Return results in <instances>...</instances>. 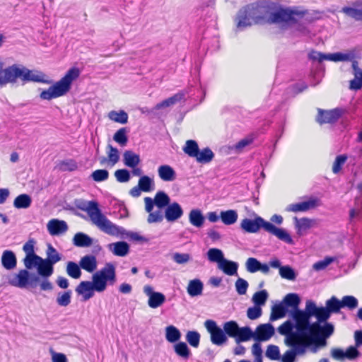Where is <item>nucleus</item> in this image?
Wrapping results in <instances>:
<instances>
[{
	"mask_svg": "<svg viewBox=\"0 0 362 362\" xmlns=\"http://www.w3.org/2000/svg\"><path fill=\"white\" fill-rule=\"evenodd\" d=\"M223 327L226 335L227 334L230 337L235 338L239 329V326L235 321L226 322Z\"/></svg>",
	"mask_w": 362,
	"mask_h": 362,
	"instance_id": "603ef678",
	"label": "nucleus"
},
{
	"mask_svg": "<svg viewBox=\"0 0 362 362\" xmlns=\"http://www.w3.org/2000/svg\"><path fill=\"white\" fill-rule=\"evenodd\" d=\"M44 74L36 70H30L25 66L13 64L12 65L11 83L17 82L20 79L23 84L28 82H42Z\"/></svg>",
	"mask_w": 362,
	"mask_h": 362,
	"instance_id": "6e6552de",
	"label": "nucleus"
},
{
	"mask_svg": "<svg viewBox=\"0 0 362 362\" xmlns=\"http://www.w3.org/2000/svg\"><path fill=\"white\" fill-rule=\"evenodd\" d=\"M79 74L78 69H70L62 79L50 86L47 90H43L40 95V98L50 100L53 98L64 95L69 91L72 82L79 76Z\"/></svg>",
	"mask_w": 362,
	"mask_h": 362,
	"instance_id": "39448f33",
	"label": "nucleus"
},
{
	"mask_svg": "<svg viewBox=\"0 0 362 362\" xmlns=\"http://www.w3.org/2000/svg\"><path fill=\"white\" fill-rule=\"evenodd\" d=\"M305 13V11L295 8H279L270 13L268 21L269 24H277L286 29L296 24Z\"/></svg>",
	"mask_w": 362,
	"mask_h": 362,
	"instance_id": "423d86ee",
	"label": "nucleus"
},
{
	"mask_svg": "<svg viewBox=\"0 0 362 362\" xmlns=\"http://www.w3.org/2000/svg\"><path fill=\"white\" fill-rule=\"evenodd\" d=\"M341 12L356 21H362V0H356L350 6L343 7Z\"/></svg>",
	"mask_w": 362,
	"mask_h": 362,
	"instance_id": "a211bd4d",
	"label": "nucleus"
},
{
	"mask_svg": "<svg viewBox=\"0 0 362 362\" xmlns=\"http://www.w3.org/2000/svg\"><path fill=\"white\" fill-rule=\"evenodd\" d=\"M189 221L192 226L197 228H201L204 222V216L201 210L197 209H192L189 214Z\"/></svg>",
	"mask_w": 362,
	"mask_h": 362,
	"instance_id": "e433bc0d",
	"label": "nucleus"
},
{
	"mask_svg": "<svg viewBox=\"0 0 362 362\" xmlns=\"http://www.w3.org/2000/svg\"><path fill=\"white\" fill-rule=\"evenodd\" d=\"M295 227L299 235H304L307 231L316 224V221L308 218H294Z\"/></svg>",
	"mask_w": 362,
	"mask_h": 362,
	"instance_id": "5701e85b",
	"label": "nucleus"
},
{
	"mask_svg": "<svg viewBox=\"0 0 362 362\" xmlns=\"http://www.w3.org/2000/svg\"><path fill=\"white\" fill-rule=\"evenodd\" d=\"M286 308H291V310H298V306L300 303V297L296 293L287 294L281 301Z\"/></svg>",
	"mask_w": 362,
	"mask_h": 362,
	"instance_id": "4c0bfd02",
	"label": "nucleus"
},
{
	"mask_svg": "<svg viewBox=\"0 0 362 362\" xmlns=\"http://www.w3.org/2000/svg\"><path fill=\"white\" fill-rule=\"evenodd\" d=\"M50 235H58L65 233L68 230V226L64 221L52 219L47 225Z\"/></svg>",
	"mask_w": 362,
	"mask_h": 362,
	"instance_id": "b1692460",
	"label": "nucleus"
},
{
	"mask_svg": "<svg viewBox=\"0 0 362 362\" xmlns=\"http://www.w3.org/2000/svg\"><path fill=\"white\" fill-rule=\"evenodd\" d=\"M144 292L148 296V305L151 308H157L165 301V296L162 293L153 291L149 285L144 286Z\"/></svg>",
	"mask_w": 362,
	"mask_h": 362,
	"instance_id": "f3484780",
	"label": "nucleus"
},
{
	"mask_svg": "<svg viewBox=\"0 0 362 362\" xmlns=\"http://www.w3.org/2000/svg\"><path fill=\"white\" fill-rule=\"evenodd\" d=\"M12 66L4 69V64L0 61V86L11 83Z\"/></svg>",
	"mask_w": 362,
	"mask_h": 362,
	"instance_id": "79ce46f5",
	"label": "nucleus"
},
{
	"mask_svg": "<svg viewBox=\"0 0 362 362\" xmlns=\"http://www.w3.org/2000/svg\"><path fill=\"white\" fill-rule=\"evenodd\" d=\"M288 309L282 302L275 304L272 308L270 321H275L286 316Z\"/></svg>",
	"mask_w": 362,
	"mask_h": 362,
	"instance_id": "f704fd0d",
	"label": "nucleus"
},
{
	"mask_svg": "<svg viewBox=\"0 0 362 362\" xmlns=\"http://www.w3.org/2000/svg\"><path fill=\"white\" fill-rule=\"evenodd\" d=\"M294 328V323L291 320L286 321L279 327L278 332L281 335L285 336V345H292L293 344V342L295 341H308L307 339L300 334L297 329L296 331H293V329Z\"/></svg>",
	"mask_w": 362,
	"mask_h": 362,
	"instance_id": "9d476101",
	"label": "nucleus"
},
{
	"mask_svg": "<svg viewBox=\"0 0 362 362\" xmlns=\"http://www.w3.org/2000/svg\"><path fill=\"white\" fill-rule=\"evenodd\" d=\"M107 248L115 255L119 257H124L127 255L129 252V245L124 241L110 243L107 245Z\"/></svg>",
	"mask_w": 362,
	"mask_h": 362,
	"instance_id": "bb28decb",
	"label": "nucleus"
},
{
	"mask_svg": "<svg viewBox=\"0 0 362 362\" xmlns=\"http://www.w3.org/2000/svg\"><path fill=\"white\" fill-rule=\"evenodd\" d=\"M32 203L31 197L27 194H21L16 197L13 206L17 209H28Z\"/></svg>",
	"mask_w": 362,
	"mask_h": 362,
	"instance_id": "37998d69",
	"label": "nucleus"
},
{
	"mask_svg": "<svg viewBox=\"0 0 362 362\" xmlns=\"http://www.w3.org/2000/svg\"><path fill=\"white\" fill-rule=\"evenodd\" d=\"M109 118L114 122L120 124H126L128 120V115L124 110H120L119 112L113 110L110 112Z\"/></svg>",
	"mask_w": 362,
	"mask_h": 362,
	"instance_id": "6e6d98bb",
	"label": "nucleus"
},
{
	"mask_svg": "<svg viewBox=\"0 0 362 362\" xmlns=\"http://www.w3.org/2000/svg\"><path fill=\"white\" fill-rule=\"evenodd\" d=\"M316 319L317 321L312 323V333L317 332L324 339L329 338L334 332V325L327 320H320L318 315Z\"/></svg>",
	"mask_w": 362,
	"mask_h": 362,
	"instance_id": "2eb2a0df",
	"label": "nucleus"
},
{
	"mask_svg": "<svg viewBox=\"0 0 362 362\" xmlns=\"http://www.w3.org/2000/svg\"><path fill=\"white\" fill-rule=\"evenodd\" d=\"M73 242L77 247H87L93 244V239L83 233H77L74 237Z\"/></svg>",
	"mask_w": 362,
	"mask_h": 362,
	"instance_id": "ea45409f",
	"label": "nucleus"
},
{
	"mask_svg": "<svg viewBox=\"0 0 362 362\" xmlns=\"http://www.w3.org/2000/svg\"><path fill=\"white\" fill-rule=\"evenodd\" d=\"M255 333V339L257 341H267L274 334V328L271 324L259 325Z\"/></svg>",
	"mask_w": 362,
	"mask_h": 362,
	"instance_id": "4be33fe9",
	"label": "nucleus"
},
{
	"mask_svg": "<svg viewBox=\"0 0 362 362\" xmlns=\"http://www.w3.org/2000/svg\"><path fill=\"white\" fill-rule=\"evenodd\" d=\"M293 344L292 345H286L291 349H288L281 356V362H295L296 356L305 354L310 346L308 341H295Z\"/></svg>",
	"mask_w": 362,
	"mask_h": 362,
	"instance_id": "9b49d317",
	"label": "nucleus"
},
{
	"mask_svg": "<svg viewBox=\"0 0 362 362\" xmlns=\"http://www.w3.org/2000/svg\"><path fill=\"white\" fill-rule=\"evenodd\" d=\"M124 164L129 168H134L138 166L141 162L140 156L139 154L132 151H125L123 153Z\"/></svg>",
	"mask_w": 362,
	"mask_h": 362,
	"instance_id": "2f4dec72",
	"label": "nucleus"
},
{
	"mask_svg": "<svg viewBox=\"0 0 362 362\" xmlns=\"http://www.w3.org/2000/svg\"><path fill=\"white\" fill-rule=\"evenodd\" d=\"M174 351L177 355L183 359H187L190 356V350L185 342H178L174 346Z\"/></svg>",
	"mask_w": 362,
	"mask_h": 362,
	"instance_id": "3c124183",
	"label": "nucleus"
},
{
	"mask_svg": "<svg viewBox=\"0 0 362 362\" xmlns=\"http://www.w3.org/2000/svg\"><path fill=\"white\" fill-rule=\"evenodd\" d=\"M279 274L283 279L290 281H294L296 278V272L293 268L288 265L280 267Z\"/></svg>",
	"mask_w": 362,
	"mask_h": 362,
	"instance_id": "13d9d810",
	"label": "nucleus"
},
{
	"mask_svg": "<svg viewBox=\"0 0 362 362\" xmlns=\"http://www.w3.org/2000/svg\"><path fill=\"white\" fill-rule=\"evenodd\" d=\"M183 215V210L177 202L170 204L165 210L164 216L168 222H175Z\"/></svg>",
	"mask_w": 362,
	"mask_h": 362,
	"instance_id": "412c9836",
	"label": "nucleus"
},
{
	"mask_svg": "<svg viewBox=\"0 0 362 362\" xmlns=\"http://www.w3.org/2000/svg\"><path fill=\"white\" fill-rule=\"evenodd\" d=\"M85 211L93 224L98 227L103 233L120 238L129 237L136 241H143L145 238L137 233L127 232L123 227L119 226L109 220L98 208V204L95 201H89L78 206Z\"/></svg>",
	"mask_w": 362,
	"mask_h": 362,
	"instance_id": "f257e3e1",
	"label": "nucleus"
},
{
	"mask_svg": "<svg viewBox=\"0 0 362 362\" xmlns=\"http://www.w3.org/2000/svg\"><path fill=\"white\" fill-rule=\"evenodd\" d=\"M340 300L336 296H332L326 300L325 306L317 307V312L320 320H328L332 313H338L341 309Z\"/></svg>",
	"mask_w": 362,
	"mask_h": 362,
	"instance_id": "f8f14e48",
	"label": "nucleus"
},
{
	"mask_svg": "<svg viewBox=\"0 0 362 362\" xmlns=\"http://www.w3.org/2000/svg\"><path fill=\"white\" fill-rule=\"evenodd\" d=\"M249 7H252L257 13L255 16H259L258 18H254L255 23H269L268 18L270 16L271 11L268 8L263 5L250 4Z\"/></svg>",
	"mask_w": 362,
	"mask_h": 362,
	"instance_id": "393cba45",
	"label": "nucleus"
},
{
	"mask_svg": "<svg viewBox=\"0 0 362 362\" xmlns=\"http://www.w3.org/2000/svg\"><path fill=\"white\" fill-rule=\"evenodd\" d=\"M78 295H82L83 300H87L94 296V291L98 292V288L94 285L93 281H81L76 288Z\"/></svg>",
	"mask_w": 362,
	"mask_h": 362,
	"instance_id": "aec40b11",
	"label": "nucleus"
},
{
	"mask_svg": "<svg viewBox=\"0 0 362 362\" xmlns=\"http://www.w3.org/2000/svg\"><path fill=\"white\" fill-rule=\"evenodd\" d=\"M204 285L199 279H193L189 281L187 291L188 294L192 296H198L202 295Z\"/></svg>",
	"mask_w": 362,
	"mask_h": 362,
	"instance_id": "72a5a7b5",
	"label": "nucleus"
},
{
	"mask_svg": "<svg viewBox=\"0 0 362 362\" xmlns=\"http://www.w3.org/2000/svg\"><path fill=\"white\" fill-rule=\"evenodd\" d=\"M205 327L211 334V340L214 344L220 346L227 341L223 329L218 327L215 321L208 320L204 322Z\"/></svg>",
	"mask_w": 362,
	"mask_h": 362,
	"instance_id": "4468645a",
	"label": "nucleus"
},
{
	"mask_svg": "<svg viewBox=\"0 0 362 362\" xmlns=\"http://www.w3.org/2000/svg\"><path fill=\"white\" fill-rule=\"evenodd\" d=\"M158 175L164 182H173L176 179V173L169 165H160L158 168Z\"/></svg>",
	"mask_w": 362,
	"mask_h": 362,
	"instance_id": "cd10ccee",
	"label": "nucleus"
},
{
	"mask_svg": "<svg viewBox=\"0 0 362 362\" xmlns=\"http://www.w3.org/2000/svg\"><path fill=\"white\" fill-rule=\"evenodd\" d=\"M320 201L315 197H310L307 201L291 204L287 206L286 210L291 212H304L320 206Z\"/></svg>",
	"mask_w": 362,
	"mask_h": 362,
	"instance_id": "dca6fc26",
	"label": "nucleus"
},
{
	"mask_svg": "<svg viewBox=\"0 0 362 362\" xmlns=\"http://www.w3.org/2000/svg\"><path fill=\"white\" fill-rule=\"evenodd\" d=\"M261 262L255 257H249L245 262L246 270L250 273L259 272Z\"/></svg>",
	"mask_w": 362,
	"mask_h": 362,
	"instance_id": "69168bd1",
	"label": "nucleus"
},
{
	"mask_svg": "<svg viewBox=\"0 0 362 362\" xmlns=\"http://www.w3.org/2000/svg\"><path fill=\"white\" fill-rule=\"evenodd\" d=\"M80 265L77 264L74 262H68L66 264V273L67 274L75 279H78L81 276V271L80 269Z\"/></svg>",
	"mask_w": 362,
	"mask_h": 362,
	"instance_id": "09e8293b",
	"label": "nucleus"
},
{
	"mask_svg": "<svg viewBox=\"0 0 362 362\" xmlns=\"http://www.w3.org/2000/svg\"><path fill=\"white\" fill-rule=\"evenodd\" d=\"M238 218V212L235 210L230 209L222 211L220 214V218L225 225L234 224Z\"/></svg>",
	"mask_w": 362,
	"mask_h": 362,
	"instance_id": "a19ab883",
	"label": "nucleus"
},
{
	"mask_svg": "<svg viewBox=\"0 0 362 362\" xmlns=\"http://www.w3.org/2000/svg\"><path fill=\"white\" fill-rule=\"evenodd\" d=\"M46 255L47 258L45 259L52 264H55L62 259V255L50 244L47 246Z\"/></svg>",
	"mask_w": 362,
	"mask_h": 362,
	"instance_id": "8fccbe9b",
	"label": "nucleus"
},
{
	"mask_svg": "<svg viewBox=\"0 0 362 362\" xmlns=\"http://www.w3.org/2000/svg\"><path fill=\"white\" fill-rule=\"evenodd\" d=\"M240 228L245 233H256L261 228L269 233L276 236L280 240L288 244L293 241L289 233L284 228H277L273 223L266 221L260 216L254 219L245 218L240 223Z\"/></svg>",
	"mask_w": 362,
	"mask_h": 362,
	"instance_id": "7ed1b4c3",
	"label": "nucleus"
},
{
	"mask_svg": "<svg viewBox=\"0 0 362 362\" xmlns=\"http://www.w3.org/2000/svg\"><path fill=\"white\" fill-rule=\"evenodd\" d=\"M251 338L255 339V333L249 327H239L238 334L235 338V342L237 344H239L242 341H247Z\"/></svg>",
	"mask_w": 362,
	"mask_h": 362,
	"instance_id": "58836bf2",
	"label": "nucleus"
},
{
	"mask_svg": "<svg viewBox=\"0 0 362 362\" xmlns=\"http://www.w3.org/2000/svg\"><path fill=\"white\" fill-rule=\"evenodd\" d=\"M208 259L211 262H216L218 266L219 263L223 261L224 258L223 252L218 248H211L207 252Z\"/></svg>",
	"mask_w": 362,
	"mask_h": 362,
	"instance_id": "49530a36",
	"label": "nucleus"
},
{
	"mask_svg": "<svg viewBox=\"0 0 362 362\" xmlns=\"http://www.w3.org/2000/svg\"><path fill=\"white\" fill-rule=\"evenodd\" d=\"M95 182H103L108 179L109 172L105 169H99L93 171L90 175Z\"/></svg>",
	"mask_w": 362,
	"mask_h": 362,
	"instance_id": "338daca9",
	"label": "nucleus"
},
{
	"mask_svg": "<svg viewBox=\"0 0 362 362\" xmlns=\"http://www.w3.org/2000/svg\"><path fill=\"white\" fill-rule=\"evenodd\" d=\"M341 116V110L339 109H334L331 110H318V115L317 121L320 124L327 123H334L338 120Z\"/></svg>",
	"mask_w": 362,
	"mask_h": 362,
	"instance_id": "6ab92c4d",
	"label": "nucleus"
},
{
	"mask_svg": "<svg viewBox=\"0 0 362 362\" xmlns=\"http://www.w3.org/2000/svg\"><path fill=\"white\" fill-rule=\"evenodd\" d=\"M180 337L181 333L175 326L169 325L165 328V339L168 342H176L180 340Z\"/></svg>",
	"mask_w": 362,
	"mask_h": 362,
	"instance_id": "c03bdc74",
	"label": "nucleus"
},
{
	"mask_svg": "<svg viewBox=\"0 0 362 362\" xmlns=\"http://www.w3.org/2000/svg\"><path fill=\"white\" fill-rule=\"evenodd\" d=\"M317 305L311 300L306 301L304 310L298 309L288 313L289 317L295 322V328L305 339L312 333L313 327L310 320L312 317H317Z\"/></svg>",
	"mask_w": 362,
	"mask_h": 362,
	"instance_id": "20e7f679",
	"label": "nucleus"
},
{
	"mask_svg": "<svg viewBox=\"0 0 362 362\" xmlns=\"http://www.w3.org/2000/svg\"><path fill=\"white\" fill-rule=\"evenodd\" d=\"M79 265L84 270L93 272L97 268L96 258L93 255H86L81 259Z\"/></svg>",
	"mask_w": 362,
	"mask_h": 362,
	"instance_id": "473e14b6",
	"label": "nucleus"
},
{
	"mask_svg": "<svg viewBox=\"0 0 362 362\" xmlns=\"http://www.w3.org/2000/svg\"><path fill=\"white\" fill-rule=\"evenodd\" d=\"M186 340L192 346L197 348L199 345L200 334L197 331H189L186 334Z\"/></svg>",
	"mask_w": 362,
	"mask_h": 362,
	"instance_id": "680f3d73",
	"label": "nucleus"
},
{
	"mask_svg": "<svg viewBox=\"0 0 362 362\" xmlns=\"http://www.w3.org/2000/svg\"><path fill=\"white\" fill-rule=\"evenodd\" d=\"M40 259L41 257L36 254L25 256L23 260L25 269H20L17 273L10 275L8 277V284L19 288L36 287L37 283L40 281V276L31 274L28 270L37 267Z\"/></svg>",
	"mask_w": 362,
	"mask_h": 362,
	"instance_id": "f03ea898",
	"label": "nucleus"
},
{
	"mask_svg": "<svg viewBox=\"0 0 362 362\" xmlns=\"http://www.w3.org/2000/svg\"><path fill=\"white\" fill-rule=\"evenodd\" d=\"M107 148L109 149L107 152L108 162L112 166H114L119 160V151L116 148L113 147L110 144L107 145Z\"/></svg>",
	"mask_w": 362,
	"mask_h": 362,
	"instance_id": "0e129e2a",
	"label": "nucleus"
},
{
	"mask_svg": "<svg viewBox=\"0 0 362 362\" xmlns=\"http://www.w3.org/2000/svg\"><path fill=\"white\" fill-rule=\"evenodd\" d=\"M256 11L249 5L241 8L235 18L236 28L238 30H243L245 28L251 26L255 23L254 18H258L259 16H255Z\"/></svg>",
	"mask_w": 362,
	"mask_h": 362,
	"instance_id": "1a4fd4ad",
	"label": "nucleus"
},
{
	"mask_svg": "<svg viewBox=\"0 0 362 362\" xmlns=\"http://www.w3.org/2000/svg\"><path fill=\"white\" fill-rule=\"evenodd\" d=\"M265 355L271 360L279 361L281 358L279 346L273 344H270L267 346Z\"/></svg>",
	"mask_w": 362,
	"mask_h": 362,
	"instance_id": "052dcab7",
	"label": "nucleus"
},
{
	"mask_svg": "<svg viewBox=\"0 0 362 362\" xmlns=\"http://www.w3.org/2000/svg\"><path fill=\"white\" fill-rule=\"evenodd\" d=\"M1 262L3 267L6 270H13L17 265L16 256L11 250H4L3 252Z\"/></svg>",
	"mask_w": 362,
	"mask_h": 362,
	"instance_id": "a878e982",
	"label": "nucleus"
},
{
	"mask_svg": "<svg viewBox=\"0 0 362 362\" xmlns=\"http://www.w3.org/2000/svg\"><path fill=\"white\" fill-rule=\"evenodd\" d=\"M268 293L266 290H262L260 291L256 292L252 296V302L255 305L259 306L261 308L262 305H264L268 298Z\"/></svg>",
	"mask_w": 362,
	"mask_h": 362,
	"instance_id": "4d7b16f0",
	"label": "nucleus"
},
{
	"mask_svg": "<svg viewBox=\"0 0 362 362\" xmlns=\"http://www.w3.org/2000/svg\"><path fill=\"white\" fill-rule=\"evenodd\" d=\"M71 291L68 290L64 293H59L56 301L60 306L66 307L71 303Z\"/></svg>",
	"mask_w": 362,
	"mask_h": 362,
	"instance_id": "bf43d9fd",
	"label": "nucleus"
},
{
	"mask_svg": "<svg viewBox=\"0 0 362 362\" xmlns=\"http://www.w3.org/2000/svg\"><path fill=\"white\" fill-rule=\"evenodd\" d=\"M199 149V146L194 140H187L182 148L183 151L191 158L197 156Z\"/></svg>",
	"mask_w": 362,
	"mask_h": 362,
	"instance_id": "de8ad7c7",
	"label": "nucleus"
},
{
	"mask_svg": "<svg viewBox=\"0 0 362 362\" xmlns=\"http://www.w3.org/2000/svg\"><path fill=\"white\" fill-rule=\"evenodd\" d=\"M186 93H187L186 91H184V90L180 91V92L175 94L172 97H170V98L163 100L161 103H158L156 105L155 108L157 110H159V109H161L163 107L172 106V105L183 100L185 99V96Z\"/></svg>",
	"mask_w": 362,
	"mask_h": 362,
	"instance_id": "c756f323",
	"label": "nucleus"
},
{
	"mask_svg": "<svg viewBox=\"0 0 362 362\" xmlns=\"http://www.w3.org/2000/svg\"><path fill=\"white\" fill-rule=\"evenodd\" d=\"M92 281L98 288V293L105 291L108 285L113 286L117 281L115 265L106 263L104 267L93 274Z\"/></svg>",
	"mask_w": 362,
	"mask_h": 362,
	"instance_id": "0eeeda50",
	"label": "nucleus"
},
{
	"mask_svg": "<svg viewBox=\"0 0 362 362\" xmlns=\"http://www.w3.org/2000/svg\"><path fill=\"white\" fill-rule=\"evenodd\" d=\"M54 264L41 257L37 267V274L40 277L49 278L54 272Z\"/></svg>",
	"mask_w": 362,
	"mask_h": 362,
	"instance_id": "c85d7f7f",
	"label": "nucleus"
},
{
	"mask_svg": "<svg viewBox=\"0 0 362 362\" xmlns=\"http://www.w3.org/2000/svg\"><path fill=\"white\" fill-rule=\"evenodd\" d=\"M218 268L227 275H237L238 264L235 262L225 259L219 263Z\"/></svg>",
	"mask_w": 362,
	"mask_h": 362,
	"instance_id": "7c9ffc66",
	"label": "nucleus"
},
{
	"mask_svg": "<svg viewBox=\"0 0 362 362\" xmlns=\"http://www.w3.org/2000/svg\"><path fill=\"white\" fill-rule=\"evenodd\" d=\"M341 308H346L349 310H354L357 308L358 301L356 298L353 296H344L340 300Z\"/></svg>",
	"mask_w": 362,
	"mask_h": 362,
	"instance_id": "864d4df0",
	"label": "nucleus"
},
{
	"mask_svg": "<svg viewBox=\"0 0 362 362\" xmlns=\"http://www.w3.org/2000/svg\"><path fill=\"white\" fill-rule=\"evenodd\" d=\"M214 157V152L209 147L198 151L197 156L194 157L196 160L202 164L210 163Z\"/></svg>",
	"mask_w": 362,
	"mask_h": 362,
	"instance_id": "c9c22d12",
	"label": "nucleus"
},
{
	"mask_svg": "<svg viewBox=\"0 0 362 362\" xmlns=\"http://www.w3.org/2000/svg\"><path fill=\"white\" fill-rule=\"evenodd\" d=\"M145 209L147 212L153 211V206H156L159 209H165L170 204V197L163 191H158L153 199L145 197Z\"/></svg>",
	"mask_w": 362,
	"mask_h": 362,
	"instance_id": "ddd939ff",
	"label": "nucleus"
},
{
	"mask_svg": "<svg viewBox=\"0 0 362 362\" xmlns=\"http://www.w3.org/2000/svg\"><path fill=\"white\" fill-rule=\"evenodd\" d=\"M355 60V53L353 51L346 52H335V62H351Z\"/></svg>",
	"mask_w": 362,
	"mask_h": 362,
	"instance_id": "e2e57ef3",
	"label": "nucleus"
},
{
	"mask_svg": "<svg viewBox=\"0 0 362 362\" xmlns=\"http://www.w3.org/2000/svg\"><path fill=\"white\" fill-rule=\"evenodd\" d=\"M346 160L347 156L344 154L337 156L332 165V172L334 174H337L341 170V168L346 163Z\"/></svg>",
	"mask_w": 362,
	"mask_h": 362,
	"instance_id": "774afa93",
	"label": "nucleus"
},
{
	"mask_svg": "<svg viewBox=\"0 0 362 362\" xmlns=\"http://www.w3.org/2000/svg\"><path fill=\"white\" fill-rule=\"evenodd\" d=\"M138 185L143 192H148L154 189L155 185L152 178L147 175H143L139 178Z\"/></svg>",
	"mask_w": 362,
	"mask_h": 362,
	"instance_id": "a18cd8bd",
	"label": "nucleus"
},
{
	"mask_svg": "<svg viewBox=\"0 0 362 362\" xmlns=\"http://www.w3.org/2000/svg\"><path fill=\"white\" fill-rule=\"evenodd\" d=\"M57 168L61 171H74L77 169L76 162L73 159L59 161Z\"/></svg>",
	"mask_w": 362,
	"mask_h": 362,
	"instance_id": "5fc2aeb1",
	"label": "nucleus"
}]
</instances>
